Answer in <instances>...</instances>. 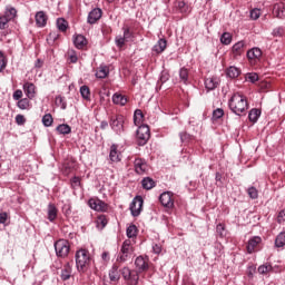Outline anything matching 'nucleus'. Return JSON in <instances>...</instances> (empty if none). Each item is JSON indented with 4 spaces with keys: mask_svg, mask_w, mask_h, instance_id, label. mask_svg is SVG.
<instances>
[{
    "mask_svg": "<svg viewBox=\"0 0 285 285\" xmlns=\"http://www.w3.org/2000/svg\"><path fill=\"white\" fill-rule=\"evenodd\" d=\"M229 110L234 112V115H242L248 110V100H246V97L234 94L228 102Z\"/></svg>",
    "mask_w": 285,
    "mask_h": 285,
    "instance_id": "obj_1",
    "label": "nucleus"
},
{
    "mask_svg": "<svg viewBox=\"0 0 285 285\" xmlns=\"http://www.w3.org/2000/svg\"><path fill=\"white\" fill-rule=\"evenodd\" d=\"M75 257L78 273H86L88 268H90V262H92V258H90V252L87 249H79L76 252Z\"/></svg>",
    "mask_w": 285,
    "mask_h": 285,
    "instance_id": "obj_2",
    "label": "nucleus"
},
{
    "mask_svg": "<svg viewBox=\"0 0 285 285\" xmlns=\"http://www.w3.org/2000/svg\"><path fill=\"white\" fill-rule=\"evenodd\" d=\"M134 253H135V247L132 246V240L126 239L121 245V248L116 258V262L118 264H124L125 262H128V259H132Z\"/></svg>",
    "mask_w": 285,
    "mask_h": 285,
    "instance_id": "obj_3",
    "label": "nucleus"
},
{
    "mask_svg": "<svg viewBox=\"0 0 285 285\" xmlns=\"http://www.w3.org/2000/svg\"><path fill=\"white\" fill-rule=\"evenodd\" d=\"M138 146H146L150 139V127L148 125H140L136 131Z\"/></svg>",
    "mask_w": 285,
    "mask_h": 285,
    "instance_id": "obj_4",
    "label": "nucleus"
},
{
    "mask_svg": "<svg viewBox=\"0 0 285 285\" xmlns=\"http://www.w3.org/2000/svg\"><path fill=\"white\" fill-rule=\"evenodd\" d=\"M57 257H68L70 253V243L66 239H59L55 243Z\"/></svg>",
    "mask_w": 285,
    "mask_h": 285,
    "instance_id": "obj_5",
    "label": "nucleus"
},
{
    "mask_svg": "<svg viewBox=\"0 0 285 285\" xmlns=\"http://www.w3.org/2000/svg\"><path fill=\"white\" fill-rule=\"evenodd\" d=\"M142 207H144V198H141V196H136L129 206V210L132 217H139L141 215Z\"/></svg>",
    "mask_w": 285,
    "mask_h": 285,
    "instance_id": "obj_6",
    "label": "nucleus"
},
{
    "mask_svg": "<svg viewBox=\"0 0 285 285\" xmlns=\"http://www.w3.org/2000/svg\"><path fill=\"white\" fill-rule=\"evenodd\" d=\"M110 126L117 135H121L124 132V116L111 117Z\"/></svg>",
    "mask_w": 285,
    "mask_h": 285,
    "instance_id": "obj_7",
    "label": "nucleus"
},
{
    "mask_svg": "<svg viewBox=\"0 0 285 285\" xmlns=\"http://www.w3.org/2000/svg\"><path fill=\"white\" fill-rule=\"evenodd\" d=\"M159 202L165 208H173L175 206V200H173V194L170 191L160 194Z\"/></svg>",
    "mask_w": 285,
    "mask_h": 285,
    "instance_id": "obj_8",
    "label": "nucleus"
},
{
    "mask_svg": "<svg viewBox=\"0 0 285 285\" xmlns=\"http://www.w3.org/2000/svg\"><path fill=\"white\" fill-rule=\"evenodd\" d=\"M109 159L112 164L121 161V151H119V145L112 144L109 149Z\"/></svg>",
    "mask_w": 285,
    "mask_h": 285,
    "instance_id": "obj_9",
    "label": "nucleus"
},
{
    "mask_svg": "<svg viewBox=\"0 0 285 285\" xmlns=\"http://www.w3.org/2000/svg\"><path fill=\"white\" fill-rule=\"evenodd\" d=\"M134 166L137 175H146L148 173V163L141 158L135 159Z\"/></svg>",
    "mask_w": 285,
    "mask_h": 285,
    "instance_id": "obj_10",
    "label": "nucleus"
},
{
    "mask_svg": "<svg viewBox=\"0 0 285 285\" xmlns=\"http://www.w3.org/2000/svg\"><path fill=\"white\" fill-rule=\"evenodd\" d=\"M35 19L38 28H46L48 24V16L45 11H38L35 16Z\"/></svg>",
    "mask_w": 285,
    "mask_h": 285,
    "instance_id": "obj_11",
    "label": "nucleus"
},
{
    "mask_svg": "<svg viewBox=\"0 0 285 285\" xmlns=\"http://www.w3.org/2000/svg\"><path fill=\"white\" fill-rule=\"evenodd\" d=\"M109 279L110 282H119V279H121V271H119L117 263H115L109 271Z\"/></svg>",
    "mask_w": 285,
    "mask_h": 285,
    "instance_id": "obj_12",
    "label": "nucleus"
},
{
    "mask_svg": "<svg viewBox=\"0 0 285 285\" xmlns=\"http://www.w3.org/2000/svg\"><path fill=\"white\" fill-rule=\"evenodd\" d=\"M101 14L102 12H101V9L99 8L91 10L88 14V19H87L88 23L90 24L97 23V21L101 19Z\"/></svg>",
    "mask_w": 285,
    "mask_h": 285,
    "instance_id": "obj_13",
    "label": "nucleus"
},
{
    "mask_svg": "<svg viewBox=\"0 0 285 285\" xmlns=\"http://www.w3.org/2000/svg\"><path fill=\"white\" fill-rule=\"evenodd\" d=\"M23 91L28 99H35V96L37 95L35 83L32 82H24Z\"/></svg>",
    "mask_w": 285,
    "mask_h": 285,
    "instance_id": "obj_14",
    "label": "nucleus"
},
{
    "mask_svg": "<svg viewBox=\"0 0 285 285\" xmlns=\"http://www.w3.org/2000/svg\"><path fill=\"white\" fill-rule=\"evenodd\" d=\"M273 14L277 19H285V4L284 3L274 4Z\"/></svg>",
    "mask_w": 285,
    "mask_h": 285,
    "instance_id": "obj_15",
    "label": "nucleus"
},
{
    "mask_svg": "<svg viewBox=\"0 0 285 285\" xmlns=\"http://www.w3.org/2000/svg\"><path fill=\"white\" fill-rule=\"evenodd\" d=\"M87 45L88 40H86V37H83V35H78L73 38V46L78 50H83V48H86Z\"/></svg>",
    "mask_w": 285,
    "mask_h": 285,
    "instance_id": "obj_16",
    "label": "nucleus"
},
{
    "mask_svg": "<svg viewBox=\"0 0 285 285\" xmlns=\"http://www.w3.org/2000/svg\"><path fill=\"white\" fill-rule=\"evenodd\" d=\"M135 266L139 273H144V271H148V261L142 256H138L135 261Z\"/></svg>",
    "mask_w": 285,
    "mask_h": 285,
    "instance_id": "obj_17",
    "label": "nucleus"
},
{
    "mask_svg": "<svg viewBox=\"0 0 285 285\" xmlns=\"http://www.w3.org/2000/svg\"><path fill=\"white\" fill-rule=\"evenodd\" d=\"M60 277H61L62 282H68V279H70V277H72V266H70V263H67L62 267Z\"/></svg>",
    "mask_w": 285,
    "mask_h": 285,
    "instance_id": "obj_18",
    "label": "nucleus"
},
{
    "mask_svg": "<svg viewBox=\"0 0 285 285\" xmlns=\"http://www.w3.org/2000/svg\"><path fill=\"white\" fill-rule=\"evenodd\" d=\"M242 75V70L235 66H230L226 69V76L229 77V79H237Z\"/></svg>",
    "mask_w": 285,
    "mask_h": 285,
    "instance_id": "obj_19",
    "label": "nucleus"
},
{
    "mask_svg": "<svg viewBox=\"0 0 285 285\" xmlns=\"http://www.w3.org/2000/svg\"><path fill=\"white\" fill-rule=\"evenodd\" d=\"M112 102L117 106H126V104H128V98L121 94H115L112 96Z\"/></svg>",
    "mask_w": 285,
    "mask_h": 285,
    "instance_id": "obj_20",
    "label": "nucleus"
},
{
    "mask_svg": "<svg viewBox=\"0 0 285 285\" xmlns=\"http://www.w3.org/2000/svg\"><path fill=\"white\" fill-rule=\"evenodd\" d=\"M261 243H262V238L259 236H255V237L250 238L247 244V252L253 253V250H255V247L257 246V244H261Z\"/></svg>",
    "mask_w": 285,
    "mask_h": 285,
    "instance_id": "obj_21",
    "label": "nucleus"
},
{
    "mask_svg": "<svg viewBox=\"0 0 285 285\" xmlns=\"http://www.w3.org/2000/svg\"><path fill=\"white\" fill-rule=\"evenodd\" d=\"M110 73V69L108 66H100L99 69L96 72L97 79H106L108 75Z\"/></svg>",
    "mask_w": 285,
    "mask_h": 285,
    "instance_id": "obj_22",
    "label": "nucleus"
},
{
    "mask_svg": "<svg viewBox=\"0 0 285 285\" xmlns=\"http://www.w3.org/2000/svg\"><path fill=\"white\" fill-rule=\"evenodd\" d=\"M141 186L145 190H153V188H155L156 184L153 178L146 177L141 180Z\"/></svg>",
    "mask_w": 285,
    "mask_h": 285,
    "instance_id": "obj_23",
    "label": "nucleus"
},
{
    "mask_svg": "<svg viewBox=\"0 0 285 285\" xmlns=\"http://www.w3.org/2000/svg\"><path fill=\"white\" fill-rule=\"evenodd\" d=\"M217 86H219V81L217 80V78H207L205 80V88L207 90H215Z\"/></svg>",
    "mask_w": 285,
    "mask_h": 285,
    "instance_id": "obj_24",
    "label": "nucleus"
},
{
    "mask_svg": "<svg viewBox=\"0 0 285 285\" xmlns=\"http://www.w3.org/2000/svg\"><path fill=\"white\" fill-rule=\"evenodd\" d=\"M167 41L166 39H159L157 43L154 46V52H157V55H160V52H164L166 50Z\"/></svg>",
    "mask_w": 285,
    "mask_h": 285,
    "instance_id": "obj_25",
    "label": "nucleus"
},
{
    "mask_svg": "<svg viewBox=\"0 0 285 285\" xmlns=\"http://www.w3.org/2000/svg\"><path fill=\"white\" fill-rule=\"evenodd\" d=\"M57 206H55L53 204H49L48 205V219L49 222H55V219H57Z\"/></svg>",
    "mask_w": 285,
    "mask_h": 285,
    "instance_id": "obj_26",
    "label": "nucleus"
},
{
    "mask_svg": "<svg viewBox=\"0 0 285 285\" xmlns=\"http://www.w3.org/2000/svg\"><path fill=\"white\" fill-rule=\"evenodd\" d=\"M179 79H180V83H184L185 86H188L189 76H188V69L187 68H185V67L180 68Z\"/></svg>",
    "mask_w": 285,
    "mask_h": 285,
    "instance_id": "obj_27",
    "label": "nucleus"
},
{
    "mask_svg": "<svg viewBox=\"0 0 285 285\" xmlns=\"http://www.w3.org/2000/svg\"><path fill=\"white\" fill-rule=\"evenodd\" d=\"M144 121V112L141 109H136L134 112V124L135 126H141V122Z\"/></svg>",
    "mask_w": 285,
    "mask_h": 285,
    "instance_id": "obj_28",
    "label": "nucleus"
},
{
    "mask_svg": "<svg viewBox=\"0 0 285 285\" xmlns=\"http://www.w3.org/2000/svg\"><path fill=\"white\" fill-rule=\"evenodd\" d=\"M276 248H284L285 246V232H281L275 239Z\"/></svg>",
    "mask_w": 285,
    "mask_h": 285,
    "instance_id": "obj_29",
    "label": "nucleus"
},
{
    "mask_svg": "<svg viewBox=\"0 0 285 285\" xmlns=\"http://www.w3.org/2000/svg\"><path fill=\"white\" fill-rule=\"evenodd\" d=\"M262 57V49L259 48H253L247 51V58L249 59H259Z\"/></svg>",
    "mask_w": 285,
    "mask_h": 285,
    "instance_id": "obj_30",
    "label": "nucleus"
},
{
    "mask_svg": "<svg viewBox=\"0 0 285 285\" xmlns=\"http://www.w3.org/2000/svg\"><path fill=\"white\" fill-rule=\"evenodd\" d=\"M56 130L59 132V135H70V132H72V128L66 124L59 125Z\"/></svg>",
    "mask_w": 285,
    "mask_h": 285,
    "instance_id": "obj_31",
    "label": "nucleus"
},
{
    "mask_svg": "<svg viewBox=\"0 0 285 285\" xmlns=\"http://www.w3.org/2000/svg\"><path fill=\"white\" fill-rule=\"evenodd\" d=\"M259 115H262V111L259 109H252L248 114L249 121H253V124H255L257 119H259Z\"/></svg>",
    "mask_w": 285,
    "mask_h": 285,
    "instance_id": "obj_32",
    "label": "nucleus"
},
{
    "mask_svg": "<svg viewBox=\"0 0 285 285\" xmlns=\"http://www.w3.org/2000/svg\"><path fill=\"white\" fill-rule=\"evenodd\" d=\"M57 28L61 32H66L68 30V21H66V19H63V18H58L57 19Z\"/></svg>",
    "mask_w": 285,
    "mask_h": 285,
    "instance_id": "obj_33",
    "label": "nucleus"
},
{
    "mask_svg": "<svg viewBox=\"0 0 285 285\" xmlns=\"http://www.w3.org/2000/svg\"><path fill=\"white\" fill-rule=\"evenodd\" d=\"M246 46V43L244 41H238L233 46V52H235L236 55H242V52H244V47Z\"/></svg>",
    "mask_w": 285,
    "mask_h": 285,
    "instance_id": "obj_34",
    "label": "nucleus"
},
{
    "mask_svg": "<svg viewBox=\"0 0 285 285\" xmlns=\"http://www.w3.org/2000/svg\"><path fill=\"white\" fill-rule=\"evenodd\" d=\"M233 41V36L228 32H224L222 36H220V42L224 43V46H230Z\"/></svg>",
    "mask_w": 285,
    "mask_h": 285,
    "instance_id": "obj_35",
    "label": "nucleus"
},
{
    "mask_svg": "<svg viewBox=\"0 0 285 285\" xmlns=\"http://www.w3.org/2000/svg\"><path fill=\"white\" fill-rule=\"evenodd\" d=\"M17 106L20 110H28V108H30V100L28 98H22L18 101Z\"/></svg>",
    "mask_w": 285,
    "mask_h": 285,
    "instance_id": "obj_36",
    "label": "nucleus"
},
{
    "mask_svg": "<svg viewBox=\"0 0 285 285\" xmlns=\"http://www.w3.org/2000/svg\"><path fill=\"white\" fill-rule=\"evenodd\" d=\"M3 17L6 19H8L9 21H12V19H14V17H17V9H14V8L7 9Z\"/></svg>",
    "mask_w": 285,
    "mask_h": 285,
    "instance_id": "obj_37",
    "label": "nucleus"
},
{
    "mask_svg": "<svg viewBox=\"0 0 285 285\" xmlns=\"http://www.w3.org/2000/svg\"><path fill=\"white\" fill-rule=\"evenodd\" d=\"M3 17L6 19H8L9 21H12V19H14V17H17V9H14V8L7 9Z\"/></svg>",
    "mask_w": 285,
    "mask_h": 285,
    "instance_id": "obj_38",
    "label": "nucleus"
},
{
    "mask_svg": "<svg viewBox=\"0 0 285 285\" xmlns=\"http://www.w3.org/2000/svg\"><path fill=\"white\" fill-rule=\"evenodd\" d=\"M55 121V119L52 118V115L50 114H46L42 117V124L46 128H50V126H52V122Z\"/></svg>",
    "mask_w": 285,
    "mask_h": 285,
    "instance_id": "obj_39",
    "label": "nucleus"
},
{
    "mask_svg": "<svg viewBox=\"0 0 285 285\" xmlns=\"http://www.w3.org/2000/svg\"><path fill=\"white\" fill-rule=\"evenodd\" d=\"M56 106H58V108H61V110H66L67 108V102H66V98L62 96H57L56 97Z\"/></svg>",
    "mask_w": 285,
    "mask_h": 285,
    "instance_id": "obj_40",
    "label": "nucleus"
},
{
    "mask_svg": "<svg viewBox=\"0 0 285 285\" xmlns=\"http://www.w3.org/2000/svg\"><path fill=\"white\" fill-rule=\"evenodd\" d=\"M127 237L129 239H132V237H137V226L136 225H130L127 227Z\"/></svg>",
    "mask_w": 285,
    "mask_h": 285,
    "instance_id": "obj_41",
    "label": "nucleus"
},
{
    "mask_svg": "<svg viewBox=\"0 0 285 285\" xmlns=\"http://www.w3.org/2000/svg\"><path fill=\"white\" fill-rule=\"evenodd\" d=\"M80 95L82 99L88 101L90 99V88H88V86L80 87Z\"/></svg>",
    "mask_w": 285,
    "mask_h": 285,
    "instance_id": "obj_42",
    "label": "nucleus"
},
{
    "mask_svg": "<svg viewBox=\"0 0 285 285\" xmlns=\"http://www.w3.org/2000/svg\"><path fill=\"white\" fill-rule=\"evenodd\" d=\"M179 137H180L181 144H190V141H193V137L190 136V134L186 131L180 132Z\"/></svg>",
    "mask_w": 285,
    "mask_h": 285,
    "instance_id": "obj_43",
    "label": "nucleus"
},
{
    "mask_svg": "<svg viewBox=\"0 0 285 285\" xmlns=\"http://www.w3.org/2000/svg\"><path fill=\"white\" fill-rule=\"evenodd\" d=\"M245 79L250 83H255L256 81H259V76L256 72H252V73H247Z\"/></svg>",
    "mask_w": 285,
    "mask_h": 285,
    "instance_id": "obj_44",
    "label": "nucleus"
},
{
    "mask_svg": "<svg viewBox=\"0 0 285 285\" xmlns=\"http://www.w3.org/2000/svg\"><path fill=\"white\" fill-rule=\"evenodd\" d=\"M247 193L250 199H257V197H259V193L257 191V188H255L254 186L249 187L247 189Z\"/></svg>",
    "mask_w": 285,
    "mask_h": 285,
    "instance_id": "obj_45",
    "label": "nucleus"
},
{
    "mask_svg": "<svg viewBox=\"0 0 285 285\" xmlns=\"http://www.w3.org/2000/svg\"><path fill=\"white\" fill-rule=\"evenodd\" d=\"M107 225H108V218H106L104 215L98 216L97 226H101V228H106Z\"/></svg>",
    "mask_w": 285,
    "mask_h": 285,
    "instance_id": "obj_46",
    "label": "nucleus"
},
{
    "mask_svg": "<svg viewBox=\"0 0 285 285\" xmlns=\"http://www.w3.org/2000/svg\"><path fill=\"white\" fill-rule=\"evenodd\" d=\"M271 271H273V266H271V265H261L258 267V273L261 275H266V273H271Z\"/></svg>",
    "mask_w": 285,
    "mask_h": 285,
    "instance_id": "obj_47",
    "label": "nucleus"
},
{
    "mask_svg": "<svg viewBox=\"0 0 285 285\" xmlns=\"http://www.w3.org/2000/svg\"><path fill=\"white\" fill-rule=\"evenodd\" d=\"M115 42L117 48H124V46L126 45V38L124 36H117L115 38Z\"/></svg>",
    "mask_w": 285,
    "mask_h": 285,
    "instance_id": "obj_48",
    "label": "nucleus"
},
{
    "mask_svg": "<svg viewBox=\"0 0 285 285\" xmlns=\"http://www.w3.org/2000/svg\"><path fill=\"white\" fill-rule=\"evenodd\" d=\"M68 56L70 63H77V61H79V57H77V51L71 50L68 52Z\"/></svg>",
    "mask_w": 285,
    "mask_h": 285,
    "instance_id": "obj_49",
    "label": "nucleus"
},
{
    "mask_svg": "<svg viewBox=\"0 0 285 285\" xmlns=\"http://www.w3.org/2000/svg\"><path fill=\"white\" fill-rule=\"evenodd\" d=\"M98 203L99 204L97 205L96 210L104 213L108 209V204H106L104 200L100 199Z\"/></svg>",
    "mask_w": 285,
    "mask_h": 285,
    "instance_id": "obj_50",
    "label": "nucleus"
},
{
    "mask_svg": "<svg viewBox=\"0 0 285 285\" xmlns=\"http://www.w3.org/2000/svg\"><path fill=\"white\" fill-rule=\"evenodd\" d=\"M127 282L130 285H137L139 283V275L130 274V278H128Z\"/></svg>",
    "mask_w": 285,
    "mask_h": 285,
    "instance_id": "obj_51",
    "label": "nucleus"
},
{
    "mask_svg": "<svg viewBox=\"0 0 285 285\" xmlns=\"http://www.w3.org/2000/svg\"><path fill=\"white\" fill-rule=\"evenodd\" d=\"M124 279L127 282V279H130V275L132 274V272H130V268L128 267H124L121 271H120Z\"/></svg>",
    "mask_w": 285,
    "mask_h": 285,
    "instance_id": "obj_52",
    "label": "nucleus"
},
{
    "mask_svg": "<svg viewBox=\"0 0 285 285\" xmlns=\"http://www.w3.org/2000/svg\"><path fill=\"white\" fill-rule=\"evenodd\" d=\"M259 17H262V11L259 9H253L250 11V19H253L254 21H257Z\"/></svg>",
    "mask_w": 285,
    "mask_h": 285,
    "instance_id": "obj_53",
    "label": "nucleus"
},
{
    "mask_svg": "<svg viewBox=\"0 0 285 285\" xmlns=\"http://www.w3.org/2000/svg\"><path fill=\"white\" fill-rule=\"evenodd\" d=\"M6 66H8V62L6 61V56L0 51V72H3L6 70Z\"/></svg>",
    "mask_w": 285,
    "mask_h": 285,
    "instance_id": "obj_54",
    "label": "nucleus"
},
{
    "mask_svg": "<svg viewBox=\"0 0 285 285\" xmlns=\"http://www.w3.org/2000/svg\"><path fill=\"white\" fill-rule=\"evenodd\" d=\"M222 117H224V109L217 108L213 111L214 119H222Z\"/></svg>",
    "mask_w": 285,
    "mask_h": 285,
    "instance_id": "obj_55",
    "label": "nucleus"
},
{
    "mask_svg": "<svg viewBox=\"0 0 285 285\" xmlns=\"http://www.w3.org/2000/svg\"><path fill=\"white\" fill-rule=\"evenodd\" d=\"M8 23H10V21L4 16H0V30H6Z\"/></svg>",
    "mask_w": 285,
    "mask_h": 285,
    "instance_id": "obj_56",
    "label": "nucleus"
},
{
    "mask_svg": "<svg viewBox=\"0 0 285 285\" xmlns=\"http://www.w3.org/2000/svg\"><path fill=\"white\" fill-rule=\"evenodd\" d=\"M216 233H218L220 237H224L226 235V227L224 226V224H218L216 226Z\"/></svg>",
    "mask_w": 285,
    "mask_h": 285,
    "instance_id": "obj_57",
    "label": "nucleus"
},
{
    "mask_svg": "<svg viewBox=\"0 0 285 285\" xmlns=\"http://www.w3.org/2000/svg\"><path fill=\"white\" fill-rule=\"evenodd\" d=\"M274 37H284L285 36V29L283 27H278L273 30Z\"/></svg>",
    "mask_w": 285,
    "mask_h": 285,
    "instance_id": "obj_58",
    "label": "nucleus"
},
{
    "mask_svg": "<svg viewBox=\"0 0 285 285\" xmlns=\"http://www.w3.org/2000/svg\"><path fill=\"white\" fill-rule=\"evenodd\" d=\"M81 186V178L75 176L71 178V187L72 188H79Z\"/></svg>",
    "mask_w": 285,
    "mask_h": 285,
    "instance_id": "obj_59",
    "label": "nucleus"
},
{
    "mask_svg": "<svg viewBox=\"0 0 285 285\" xmlns=\"http://www.w3.org/2000/svg\"><path fill=\"white\" fill-rule=\"evenodd\" d=\"M16 124H18V126H23V124H26V117L21 114L17 115Z\"/></svg>",
    "mask_w": 285,
    "mask_h": 285,
    "instance_id": "obj_60",
    "label": "nucleus"
},
{
    "mask_svg": "<svg viewBox=\"0 0 285 285\" xmlns=\"http://www.w3.org/2000/svg\"><path fill=\"white\" fill-rule=\"evenodd\" d=\"M99 200L100 199H96V198H90L89 199V206L92 208V210H97V206H98V204H99Z\"/></svg>",
    "mask_w": 285,
    "mask_h": 285,
    "instance_id": "obj_61",
    "label": "nucleus"
},
{
    "mask_svg": "<svg viewBox=\"0 0 285 285\" xmlns=\"http://www.w3.org/2000/svg\"><path fill=\"white\" fill-rule=\"evenodd\" d=\"M168 79H170V73H168V71H163L160 73V82L166 83Z\"/></svg>",
    "mask_w": 285,
    "mask_h": 285,
    "instance_id": "obj_62",
    "label": "nucleus"
},
{
    "mask_svg": "<svg viewBox=\"0 0 285 285\" xmlns=\"http://www.w3.org/2000/svg\"><path fill=\"white\" fill-rule=\"evenodd\" d=\"M21 97H23V91H21L20 89H17L13 92V99L14 101H21Z\"/></svg>",
    "mask_w": 285,
    "mask_h": 285,
    "instance_id": "obj_63",
    "label": "nucleus"
},
{
    "mask_svg": "<svg viewBox=\"0 0 285 285\" xmlns=\"http://www.w3.org/2000/svg\"><path fill=\"white\" fill-rule=\"evenodd\" d=\"M277 222H278L279 224H284V222H285V209H283V210H281V212L278 213Z\"/></svg>",
    "mask_w": 285,
    "mask_h": 285,
    "instance_id": "obj_64",
    "label": "nucleus"
}]
</instances>
